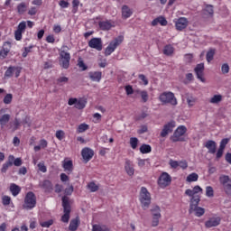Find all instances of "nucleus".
<instances>
[{"mask_svg": "<svg viewBox=\"0 0 231 231\" xmlns=\"http://www.w3.org/2000/svg\"><path fill=\"white\" fill-rule=\"evenodd\" d=\"M92 231H109V229L106 226L93 225Z\"/></svg>", "mask_w": 231, "mask_h": 231, "instance_id": "obj_41", "label": "nucleus"}, {"mask_svg": "<svg viewBox=\"0 0 231 231\" xmlns=\"http://www.w3.org/2000/svg\"><path fill=\"white\" fill-rule=\"evenodd\" d=\"M69 60H60L61 68H63L64 69H68V68H69Z\"/></svg>", "mask_w": 231, "mask_h": 231, "instance_id": "obj_55", "label": "nucleus"}, {"mask_svg": "<svg viewBox=\"0 0 231 231\" xmlns=\"http://www.w3.org/2000/svg\"><path fill=\"white\" fill-rule=\"evenodd\" d=\"M78 66H79V68L81 69L82 71H86V69H88L87 64L84 63V60H79Z\"/></svg>", "mask_w": 231, "mask_h": 231, "instance_id": "obj_56", "label": "nucleus"}, {"mask_svg": "<svg viewBox=\"0 0 231 231\" xmlns=\"http://www.w3.org/2000/svg\"><path fill=\"white\" fill-rule=\"evenodd\" d=\"M220 183L225 187V185L228 184V181H230V177L227 175H223L220 177Z\"/></svg>", "mask_w": 231, "mask_h": 231, "instance_id": "obj_50", "label": "nucleus"}, {"mask_svg": "<svg viewBox=\"0 0 231 231\" xmlns=\"http://www.w3.org/2000/svg\"><path fill=\"white\" fill-rule=\"evenodd\" d=\"M124 42V36L119 35L109 42L108 46L105 49V57H109L111 53H114L115 50Z\"/></svg>", "mask_w": 231, "mask_h": 231, "instance_id": "obj_4", "label": "nucleus"}, {"mask_svg": "<svg viewBox=\"0 0 231 231\" xmlns=\"http://www.w3.org/2000/svg\"><path fill=\"white\" fill-rule=\"evenodd\" d=\"M173 23H175V28L178 32H183L189 26V20L185 17H180L174 20Z\"/></svg>", "mask_w": 231, "mask_h": 231, "instance_id": "obj_12", "label": "nucleus"}, {"mask_svg": "<svg viewBox=\"0 0 231 231\" xmlns=\"http://www.w3.org/2000/svg\"><path fill=\"white\" fill-rule=\"evenodd\" d=\"M12 100H14V95H12V94H6V95L4 97L3 102H4V104H5V105H9V104H12Z\"/></svg>", "mask_w": 231, "mask_h": 231, "instance_id": "obj_43", "label": "nucleus"}, {"mask_svg": "<svg viewBox=\"0 0 231 231\" xmlns=\"http://www.w3.org/2000/svg\"><path fill=\"white\" fill-rule=\"evenodd\" d=\"M195 74L197 75V79L200 80V82H205L204 71H205V64L199 63L194 69Z\"/></svg>", "mask_w": 231, "mask_h": 231, "instance_id": "obj_16", "label": "nucleus"}, {"mask_svg": "<svg viewBox=\"0 0 231 231\" xmlns=\"http://www.w3.org/2000/svg\"><path fill=\"white\" fill-rule=\"evenodd\" d=\"M174 53V47L171 44L164 46L163 54L171 57Z\"/></svg>", "mask_w": 231, "mask_h": 231, "instance_id": "obj_33", "label": "nucleus"}, {"mask_svg": "<svg viewBox=\"0 0 231 231\" xmlns=\"http://www.w3.org/2000/svg\"><path fill=\"white\" fill-rule=\"evenodd\" d=\"M130 145L132 149H136V147H138V138L136 137L130 138Z\"/></svg>", "mask_w": 231, "mask_h": 231, "instance_id": "obj_51", "label": "nucleus"}, {"mask_svg": "<svg viewBox=\"0 0 231 231\" xmlns=\"http://www.w3.org/2000/svg\"><path fill=\"white\" fill-rule=\"evenodd\" d=\"M88 47L92 48L93 50H97V51H102V48H103L102 38H92L88 42Z\"/></svg>", "mask_w": 231, "mask_h": 231, "instance_id": "obj_14", "label": "nucleus"}, {"mask_svg": "<svg viewBox=\"0 0 231 231\" xmlns=\"http://www.w3.org/2000/svg\"><path fill=\"white\" fill-rule=\"evenodd\" d=\"M199 192H203V189L199 186H195L193 189H188L185 190L186 196H189V198H195V196H199L196 194H199Z\"/></svg>", "mask_w": 231, "mask_h": 231, "instance_id": "obj_19", "label": "nucleus"}, {"mask_svg": "<svg viewBox=\"0 0 231 231\" xmlns=\"http://www.w3.org/2000/svg\"><path fill=\"white\" fill-rule=\"evenodd\" d=\"M152 216L154 217L155 215L158 216V214H162V209L160 208L159 206H154L152 209Z\"/></svg>", "mask_w": 231, "mask_h": 231, "instance_id": "obj_52", "label": "nucleus"}, {"mask_svg": "<svg viewBox=\"0 0 231 231\" xmlns=\"http://www.w3.org/2000/svg\"><path fill=\"white\" fill-rule=\"evenodd\" d=\"M206 149H208L209 154H216V149H217V144L216 142L213 140H208L205 143Z\"/></svg>", "mask_w": 231, "mask_h": 231, "instance_id": "obj_23", "label": "nucleus"}, {"mask_svg": "<svg viewBox=\"0 0 231 231\" xmlns=\"http://www.w3.org/2000/svg\"><path fill=\"white\" fill-rule=\"evenodd\" d=\"M135 93L141 96L143 104L149 101V92L147 90H135Z\"/></svg>", "mask_w": 231, "mask_h": 231, "instance_id": "obj_30", "label": "nucleus"}, {"mask_svg": "<svg viewBox=\"0 0 231 231\" xmlns=\"http://www.w3.org/2000/svg\"><path fill=\"white\" fill-rule=\"evenodd\" d=\"M214 55H216V51L214 49L209 50L206 54L207 61L212 62L214 60Z\"/></svg>", "mask_w": 231, "mask_h": 231, "instance_id": "obj_38", "label": "nucleus"}, {"mask_svg": "<svg viewBox=\"0 0 231 231\" xmlns=\"http://www.w3.org/2000/svg\"><path fill=\"white\" fill-rule=\"evenodd\" d=\"M69 79L68 77H60L57 79L58 84H68Z\"/></svg>", "mask_w": 231, "mask_h": 231, "instance_id": "obj_60", "label": "nucleus"}, {"mask_svg": "<svg viewBox=\"0 0 231 231\" xmlns=\"http://www.w3.org/2000/svg\"><path fill=\"white\" fill-rule=\"evenodd\" d=\"M55 136L58 140H60V142H61V140H64L66 133H64L63 130H58L56 131Z\"/></svg>", "mask_w": 231, "mask_h": 231, "instance_id": "obj_46", "label": "nucleus"}, {"mask_svg": "<svg viewBox=\"0 0 231 231\" xmlns=\"http://www.w3.org/2000/svg\"><path fill=\"white\" fill-rule=\"evenodd\" d=\"M2 203L4 205V207H8V205H10V203H12V198H10L9 196H4L2 198Z\"/></svg>", "mask_w": 231, "mask_h": 231, "instance_id": "obj_48", "label": "nucleus"}, {"mask_svg": "<svg viewBox=\"0 0 231 231\" xmlns=\"http://www.w3.org/2000/svg\"><path fill=\"white\" fill-rule=\"evenodd\" d=\"M20 125H21V120H19V118L15 117L10 126L12 133H15V131H17V129H19Z\"/></svg>", "mask_w": 231, "mask_h": 231, "instance_id": "obj_32", "label": "nucleus"}, {"mask_svg": "<svg viewBox=\"0 0 231 231\" xmlns=\"http://www.w3.org/2000/svg\"><path fill=\"white\" fill-rule=\"evenodd\" d=\"M16 10L19 15H23L28 10V5H26V3L22 2L17 5Z\"/></svg>", "mask_w": 231, "mask_h": 231, "instance_id": "obj_31", "label": "nucleus"}, {"mask_svg": "<svg viewBox=\"0 0 231 231\" xmlns=\"http://www.w3.org/2000/svg\"><path fill=\"white\" fill-rule=\"evenodd\" d=\"M98 26L100 30H103V32H107L111 28H113V23H111V22L109 21H102V22H99Z\"/></svg>", "mask_w": 231, "mask_h": 231, "instance_id": "obj_27", "label": "nucleus"}, {"mask_svg": "<svg viewBox=\"0 0 231 231\" xmlns=\"http://www.w3.org/2000/svg\"><path fill=\"white\" fill-rule=\"evenodd\" d=\"M88 77L92 82H100L102 80V71H90Z\"/></svg>", "mask_w": 231, "mask_h": 231, "instance_id": "obj_22", "label": "nucleus"}, {"mask_svg": "<svg viewBox=\"0 0 231 231\" xmlns=\"http://www.w3.org/2000/svg\"><path fill=\"white\" fill-rule=\"evenodd\" d=\"M88 129H89V125L88 124H80L78 126V133H86V131H88Z\"/></svg>", "mask_w": 231, "mask_h": 231, "instance_id": "obj_45", "label": "nucleus"}, {"mask_svg": "<svg viewBox=\"0 0 231 231\" xmlns=\"http://www.w3.org/2000/svg\"><path fill=\"white\" fill-rule=\"evenodd\" d=\"M187 103H188V106L189 107H192L194 106V104H196V98L194 97H188L187 98Z\"/></svg>", "mask_w": 231, "mask_h": 231, "instance_id": "obj_63", "label": "nucleus"}, {"mask_svg": "<svg viewBox=\"0 0 231 231\" xmlns=\"http://www.w3.org/2000/svg\"><path fill=\"white\" fill-rule=\"evenodd\" d=\"M199 201H201L200 196H195L191 198L189 201V214L194 212L196 217H201L202 216H205V208L199 206Z\"/></svg>", "mask_w": 231, "mask_h": 231, "instance_id": "obj_1", "label": "nucleus"}, {"mask_svg": "<svg viewBox=\"0 0 231 231\" xmlns=\"http://www.w3.org/2000/svg\"><path fill=\"white\" fill-rule=\"evenodd\" d=\"M73 190H74L73 185L69 186V188H66L64 190L65 196H71L73 194Z\"/></svg>", "mask_w": 231, "mask_h": 231, "instance_id": "obj_59", "label": "nucleus"}, {"mask_svg": "<svg viewBox=\"0 0 231 231\" xmlns=\"http://www.w3.org/2000/svg\"><path fill=\"white\" fill-rule=\"evenodd\" d=\"M60 57L61 60H71V55L69 54V52H66L65 51H61L60 52Z\"/></svg>", "mask_w": 231, "mask_h": 231, "instance_id": "obj_44", "label": "nucleus"}, {"mask_svg": "<svg viewBox=\"0 0 231 231\" xmlns=\"http://www.w3.org/2000/svg\"><path fill=\"white\" fill-rule=\"evenodd\" d=\"M79 5H80V0L72 1V14H77V12H79Z\"/></svg>", "mask_w": 231, "mask_h": 231, "instance_id": "obj_42", "label": "nucleus"}, {"mask_svg": "<svg viewBox=\"0 0 231 231\" xmlns=\"http://www.w3.org/2000/svg\"><path fill=\"white\" fill-rule=\"evenodd\" d=\"M170 166L171 167V169H178V167H180V162L170 160Z\"/></svg>", "mask_w": 231, "mask_h": 231, "instance_id": "obj_62", "label": "nucleus"}, {"mask_svg": "<svg viewBox=\"0 0 231 231\" xmlns=\"http://www.w3.org/2000/svg\"><path fill=\"white\" fill-rule=\"evenodd\" d=\"M139 79L141 80L140 84H143V86H147L149 84V79L143 74L139 75Z\"/></svg>", "mask_w": 231, "mask_h": 231, "instance_id": "obj_53", "label": "nucleus"}, {"mask_svg": "<svg viewBox=\"0 0 231 231\" xmlns=\"http://www.w3.org/2000/svg\"><path fill=\"white\" fill-rule=\"evenodd\" d=\"M26 32V22H21L17 29L14 31V39L15 41H23V33Z\"/></svg>", "mask_w": 231, "mask_h": 231, "instance_id": "obj_10", "label": "nucleus"}, {"mask_svg": "<svg viewBox=\"0 0 231 231\" xmlns=\"http://www.w3.org/2000/svg\"><path fill=\"white\" fill-rule=\"evenodd\" d=\"M69 106H74L76 109L81 111L88 106V98L87 97H70L68 101Z\"/></svg>", "mask_w": 231, "mask_h": 231, "instance_id": "obj_7", "label": "nucleus"}, {"mask_svg": "<svg viewBox=\"0 0 231 231\" xmlns=\"http://www.w3.org/2000/svg\"><path fill=\"white\" fill-rule=\"evenodd\" d=\"M139 201L141 203V207L143 210H146L148 207L151 205V193L145 187L141 188V191L139 194Z\"/></svg>", "mask_w": 231, "mask_h": 231, "instance_id": "obj_2", "label": "nucleus"}, {"mask_svg": "<svg viewBox=\"0 0 231 231\" xmlns=\"http://www.w3.org/2000/svg\"><path fill=\"white\" fill-rule=\"evenodd\" d=\"M221 71L224 75H226V73L230 71V67L228 66V64L224 63L221 67Z\"/></svg>", "mask_w": 231, "mask_h": 231, "instance_id": "obj_58", "label": "nucleus"}, {"mask_svg": "<svg viewBox=\"0 0 231 231\" xmlns=\"http://www.w3.org/2000/svg\"><path fill=\"white\" fill-rule=\"evenodd\" d=\"M10 192L15 198V197L19 196V194H21V188L19 187V185H17L15 183H11Z\"/></svg>", "mask_w": 231, "mask_h": 231, "instance_id": "obj_29", "label": "nucleus"}, {"mask_svg": "<svg viewBox=\"0 0 231 231\" xmlns=\"http://www.w3.org/2000/svg\"><path fill=\"white\" fill-rule=\"evenodd\" d=\"M219 225H221V217L217 216L211 217L205 222L206 228H214Z\"/></svg>", "mask_w": 231, "mask_h": 231, "instance_id": "obj_11", "label": "nucleus"}, {"mask_svg": "<svg viewBox=\"0 0 231 231\" xmlns=\"http://www.w3.org/2000/svg\"><path fill=\"white\" fill-rule=\"evenodd\" d=\"M63 212L61 217L62 223H69V214H71V205L69 204V198L63 196L61 199Z\"/></svg>", "mask_w": 231, "mask_h": 231, "instance_id": "obj_3", "label": "nucleus"}, {"mask_svg": "<svg viewBox=\"0 0 231 231\" xmlns=\"http://www.w3.org/2000/svg\"><path fill=\"white\" fill-rule=\"evenodd\" d=\"M159 100L162 104H171V106H178V99L172 92H163L159 96Z\"/></svg>", "mask_w": 231, "mask_h": 231, "instance_id": "obj_6", "label": "nucleus"}, {"mask_svg": "<svg viewBox=\"0 0 231 231\" xmlns=\"http://www.w3.org/2000/svg\"><path fill=\"white\" fill-rule=\"evenodd\" d=\"M206 196L208 198H214V189L212 188V186L206 187Z\"/></svg>", "mask_w": 231, "mask_h": 231, "instance_id": "obj_47", "label": "nucleus"}, {"mask_svg": "<svg viewBox=\"0 0 231 231\" xmlns=\"http://www.w3.org/2000/svg\"><path fill=\"white\" fill-rule=\"evenodd\" d=\"M87 188L90 192H97L98 190V185L97 183L91 181L87 185Z\"/></svg>", "mask_w": 231, "mask_h": 231, "instance_id": "obj_40", "label": "nucleus"}, {"mask_svg": "<svg viewBox=\"0 0 231 231\" xmlns=\"http://www.w3.org/2000/svg\"><path fill=\"white\" fill-rule=\"evenodd\" d=\"M171 182L172 177H171L170 174L165 171L160 175L157 180V183L161 189H165L169 187V185H171Z\"/></svg>", "mask_w": 231, "mask_h": 231, "instance_id": "obj_9", "label": "nucleus"}, {"mask_svg": "<svg viewBox=\"0 0 231 231\" xmlns=\"http://www.w3.org/2000/svg\"><path fill=\"white\" fill-rule=\"evenodd\" d=\"M162 218V214H158V215H154V217H152V226H158V225H160V219Z\"/></svg>", "mask_w": 231, "mask_h": 231, "instance_id": "obj_39", "label": "nucleus"}, {"mask_svg": "<svg viewBox=\"0 0 231 231\" xmlns=\"http://www.w3.org/2000/svg\"><path fill=\"white\" fill-rule=\"evenodd\" d=\"M224 190H225L226 194L230 195L231 194V184L227 183V184L224 185Z\"/></svg>", "mask_w": 231, "mask_h": 231, "instance_id": "obj_64", "label": "nucleus"}, {"mask_svg": "<svg viewBox=\"0 0 231 231\" xmlns=\"http://www.w3.org/2000/svg\"><path fill=\"white\" fill-rule=\"evenodd\" d=\"M79 226H80V218L77 217L76 218H73L70 220L69 230V231H77L79 230Z\"/></svg>", "mask_w": 231, "mask_h": 231, "instance_id": "obj_24", "label": "nucleus"}, {"mask_svg": "<svg viewBox=\"0 0 231 231\" xmlns=\"http://www.w3.org/2000/svg\"><path fill=\"white\" fill-rule=\"evenodd\" d=\"M62 167L67 174H71L73 172V161L65 159L62 162Z\"/></svg>", "mask_w": 231, "mask_h": 231, "instance_id": "obj_20", "label": "nucleus"}, {"mask_svg": "<svg viewBox=\"0 0 231 231\" xmlns=\"http://www.w3.org/2000/svg\"><path fill=\"white\" fill-rule=\"evenodd\" d=\"M142 154H149L152 151V148L149 144H143L139 149Z\"/></svg>", "mask_w": 231, "mask_h": 231, "instance_id": "obj_35", "label": "nucleus"}, {"mask_svg": "<svg viewBox=\"0 0 231 231\" xmlns=\"http://www.w3.org/2000/svg\"><path fill=\"white\" fill-rule=\"evenodd\" d=\"M229 142H230V139H228V138L222 139L221 142H220L219 148L220 149H225L226 147V145H228Z\"/></svg>", "mask_w": 231, "mask_h": 231, "instance_id": "obj_54", "label": "nucleus"}, {"mask_svg": "<svg viewBox=\"0 0 231 231\" xmlns=\"http://www.w3.org/2000/svg\"><path fill=\"white\" fill-rule=\"evenodd\" d=\"M199 179V175H198V173L196 172H193L187 177L186 181H188L189 183H192L193 181H198Z\"/></svg>", "mask_w": 231, "mask_h": 231, "instance_id": "obj_36", "label": "nucleus"}, {"mask_svg": "<svg viewBox=\"0 0 231 231\" xmlns=\"http://www.w3.org/2000/svg\"><path fill=\"white\" fill-rule=\"evenodd\" d=\"M185 133H187V127L185 125L179 126L171 137V142H185V137H183Z\"/></svg>", "mask_w": 231, "mask_h": 231, "instance_id": "obj_8", "label": "nucleus"}, {"mask_svg": "<svg viewBox=\"0 0 231 231\" xmlns=\"http://www.w3.org/2000/svg\"><path fill=\"white\" fill-rule=\"evenodd\" d=\"M81 156L85 162H89L95 156V152L91 148L86 147L82 149Z\"/></svg>", "mask_w": 231, "mask_h": 231, "instance_id": "obj_18", "label": "nucleus"}, {"mask_svg": "<svg viewBox=\"0 0 231 231\" xmlns=\"http://www.w3.org/2000/svg\"><path fill=\"white\" fill-rule=\"evenodd\" d=\"M37 205V197L33 191H29L25 195L23 208L26 210H32V208H35Z\"/></svg>", "mask_w": 231, "mask_h": 231, "instance_id": "obj_5", "label": "nucleus"}, {"mask_svg": "<svg viewBox=\"0 0 231 231\" xmlns=\"http://www.w3.org/2000/svg\"><path fill=\"white\" fill-rule=\"evenodd\" d=\"M125 171L128 174V176H134V166L130 160H125Z\"/></svg>", "mask_w": 231, "mask_h": 231, "instance_id": "obj_21", "label": "nucleus"}, {"mask_svg": "<svg viewBox=\"0 0 231 231\" xmlns=\"http://www.w3.org/2000/svg\"><path fill=\"white\" fill-rule=\"evenodd\" d=\"M158 24H161V26H167L168 22L167 19L163 16H159L152 20V26H158Z\"/></svg>", "mask_w": 231, "mask_h": 231, "instance_id": "obj_25", "label": "nucleus"}, {"mask_svg": "<svg viewBox=\"0 0 231 231\" xmlns=\"http://www.w3.org/2000/svg\"><path fill=\"white\" fill-rule=\"evenodd\" d=\"M174 127H176V122L171 121L163 125V128L161 132L162 138H165L170 133H172L174 131Z\"/></svg>", "mask_w": 231, "mask_h": 231, "instance_id": "obj_13", "label": "nucleus"}, {"mask_svg": "<svg viewBox=\"0 0 231 231\" xmlns=\"http://www.w3.org/2000/svg\"><path fill=\"white\" fill-rule=\"evenodd\" d=\"M40 225L42 228H50V226H51V225H53V219L41 222Z\"/></svg>", "mask_w": 231, "mask_h": 231, "instance_id": "obj_49", "label": "nucleus"}, {"mask_svg": "<svg viewBox=\"0 0 231 231\" xmlns=\"http://www.w3.org/2000/svg\"><path fill=\"white\" fill-rule=\"evenodd\" d=\"M223 100V96L218 94V95H214L209 102L210 104H219V102H221Z\"/></svg>", "mask_w": 231, "mask_h": 231, "instance_id": "obj_37", "label": "nucleus"}, {"mask_svg": "<svg viewBox=\"0 0 231 231\" xmlns=\"http://www.w3.org/2000/svg\"><path fill=\"white\" fill-rule=\"evenodd\" d=\"M15 72V67L10 66L5 72V79H12L14 73Z\"/></svg>", "mask_w": 231, "mask_h": 231, "instance_id": "obj_34", "label": "nucleus"}, {"mask_svg": "<svg viewBox=\"0 0 231 231\" xmlns=\"http://www.w3.org/2000/svg\"><path fill=\"white\" fill-rule=\"evenodd\" d=\"M40 189H42L44 192L50 194L53 190V183L50 180H44L39 183Z\"/></svg>", "mask_w": 231, "mask_h": 231, "instance_id": "obj_17", "label": "nucleus"}, {"mask_svg": "<svg viewBox=\"0 0 231 231\" xmlns=\"http://www.w3.org/2000/svg\"><path fill=\"white\" fill-rule=\"evenodd\" d=\"M131 15H133V9L129 8L127 5H123L122 7L123 19H129Z\"/></svg>", "mask_w": 231, "mask_h": 231, "instance_id": "obj_26", "label": "nucleus"}, {"mask_svg": "<svg viewBox=\"0 0 231 231\" xmlns=\"http://www.w3.org/2000/svg\"><path fill=\"white\" fill-rule=\"evenodd\" d=\"M10 50H12V42H5L0 50V57H2V59H6L8 53H10Z\"/></svg>", "mask_w": 231, "mask_h": 231, "instance_id": "obj_15", "label": "nucleus"}, {"mask_svg": "<svg viewBox=\"0 0 231 231\" xmlns=\"http://www.w3.org/2000/svg\"><path fill=\"white\" fill-rule=\"evenodd\" d=\"M205 12H207L208 14V15H214V6L212 5H207L205 8Z\"/></svg>", "mask_w": 231, "mask_h": 231, "instance_id": "obj_61", "label": "nucleus"}, {"mask_svg": "<svg viewBox=\"0 0 231 231\" xmlns=\"http://www.w3.org/2000/svg\"><path fill=\"white\" fill-rule=\"evenodd\" d=\"M10 122V115L5 114L2 116H0V127L1 129H5L6 127V125Z\"/></svg>", "mask_w": 231, "mask_h": 231, "instance_id": "obj_28", "label": "nucleus"}, {"mask_svg": "<svg viewBox=\"0 0 231 231\" xmlns=\"http://www.w3.org/2000/svg\"><path fill=\"white\" fill-rule=\"evenodd\" d=\"M125 93L126 95H133V93H134V89H133V86L131 85H126L125 87Z\"/></svg>", "mask_w": 231, "mask_h": 231, "instance_id": "obj_57", "label": "nucleus"}]
</instances>
